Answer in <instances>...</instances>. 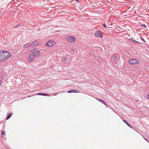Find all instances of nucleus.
<instances>
[{
    "label": "nucleus",
    "instance_id": "nucleus-15",
    "mask_svg": "<svg viewBox=\"0 0 149 149\" xmlns=\"http://www.w3.org/2000/svg\"><path fill=\"white\" fill-rule=\"evenodd\" d=\"M113 58V59H116L117 58V55L116 54H113L112 56Z\"/></svg>",
    "mask_w": 149,
    "mask_h": 149
},
{
    "label": "nucleus",
    "instance_id": "nucleus-13",
    "mask_svg": "<svg viewBox=\"0 0 149 149\" xmlns=\"http://www.w3.org/2000/svg\"><path fill=\"white\" fill-rule=\"evenodd\" d=\"M13 113H10V114H8V116L7 117L6 119L8 120V119L13 115Z\"/></svg>",
    "mask_w": 149,
    "mask_h": 149
},
{
    "label": "nucleus",
    "instance_id": "nucleus-11",
    "mask_svg": "<svg viewBox=\"0 0 149 149\" xmlns=\"http://www.w3.org/2000/svg\"><path fill=\"white\" fill-rule=\"evenodd\" d=\"M96 99H97V100H98L101 103H102L103 104H104V105H105L106 106H107V104H106L105 102L103 101V100H101L100 99H98L96 98Z\"/></svg>",
    "mask_w": 149,
    "mask_h": 149
},
{
    "label": "nucleus",
    "instance_id": "nucleus-22",
    "mask_svg": "<svg viewBox=\"0 0 149 149\" xmlns=\"http://www.w3.org/2000/svg\"><path fill=\"white\" fill-rule=\"evenodd\" d=\"M1 84H2V82L1 81H0V85H1Z\"/></svg>",
    "mask_w": 149,
    "mask_h": 149
},
{
    "label": "nucleus",
    "instance_id": "nucleus-14",
    "mask_svg": "<svg viewBox=\"0 0 149 149\" xmlns=\"http://www.w3.org/2000/svg\"><path fill=\"white\" fill-rule=\"evenodd\" d=\"M31 46V45L29 44H27L24 45V48H26L28 47H29Z\"/></svg>",
    "mask_w": 149,
    "mask_h": 149
},
{
    "label": "nucleus",
    "instance_id": "nucleus-1",
    "mask_svg": "<svg viewBox=\"0 0 149 149\" xmlns=\"http://www.w3.org/2000/svg\"><path fill=\"white\" fill-rule=\"evenodd\" d=\"M11 56L10 53L7 51L3 50L0 51V62L7 60Z\"/></svg>",
    "mask_w": 149,
    "mask_h": 149
},
{
    "label": "nucleus",
    "instance_id": "nucleus-19",
    "mask_svg": "<svg viewBox=\"0 0 149 149\" xmlns=\"http://www.w3.org/2000/svg\"><path fill=\"white\" fill-rule=\"evenodd\" d=\"M141 40H143V41H145L144 40V39L143 38H142V37H141Z\"/></svg>",
    "mask_w": 149,
    "mask_h": 149
},
{
    "label": "nucleus",
    "instance_id": "nucleus-18",
    "mask_svg": "<svg viewBox=\"0 0 149 149\" xmlns=\"http://www.w3.org/2000/svg\"><path fill=\"white\" fill-rule=\"evenodd\" d=\"M66 60V57H63V60L64 61H65Z\"/></svg>",
    "mask_w": 149,
    "mask_h": 149
},
{
    "label": "nucleus",
    "instance_id": "nucleus-4",
    "mask_svg": "<svg viewBox=\"0 0 149 149\" xmlns=\"http://www.w3.org/2000/svg\"><path fill=\"white\" fill-rule=\"evenodd\" d=\"M66 39L69 42H73L76 40V38L75 37L71 36H68L66 37Z\"/></svg>",
    "mask_w": 149,
    "mask_h": 149
},
{
    "label": "nucleus",
    "instance_id": "nucleus-9",
    "mask_svg": "<svg viewBox=\"0 0 149 149\" xmlns=\"http://www.w3.org/2000/svg\"><path fill=\"white\" fill-rule=\"evenodd\" d=\"M36 95H43V96H50V95L49 94H47L46 93H38L36 94Z\"/></svg>",
    "mask_w": 149,
    "mask_h": 149
},
{
    "label": "nucleus",
    "instance_id": "nucleus-16",
    "mask_svg": "<svg viewBox=\"0 0 149 149\" xmlns=\"http://www.w3.org/2000/svg\"><path fill=\"white\" fill-rule=\"evenodd\" d=\"M123 121L129 126V127H131V128H132V127H131V126L125 120H123Z\"/></svg>",
    "mask_w": 149,
    "mask_h": 149
},
{
    "label": "nucleus",
    "instance_id": "nucleus-6",
    "mask_svg": "<svg viewBox=\"0 0 149 149\" xmlns=\"http://www.w3.org/2000/svg\"><path fill=\"white\" fill-rule=\"evenodd\" d=\"M95 36L97 37H100L102 38L103 37L102 33L100 31H97L95 33Z\"/></svg>",
    "mask_w": 149,
    "mask_h": 149
},
{
    "label": "nucleus",
    "instance_id": "nucleus-8",
    "mask_svg": "<svg viewBox=\"0 0 149 149\" xmlns=\"http://www.w3.org/2000/svg\"><path fill=\"white\" fill-rule=\"evenodd\" d=\"M68 93H72V92H74V93H80V92L78 90L73 89V90L70 91H68Z\"/></svg>",
    "mask_w": 149,
    "mask_h": 149
},
{
    "label": "nucleus",
    "instance_id": "nucleus-5",
    "mask_svg": "<svg viewBox=\"0 0 149 149\" xmlns=\"http://www.w3.org/2000/svg\"><path fill=\"white\" fill-rule=\"evenodd\" d=\"M130 65H136L138 64L139 61L136 59L133 58L128 61Z\"/></svg>",
    "mask_w": 149,
    "mask_h": 149
},
{
    "label": "nucleus",
    "instance_id": "nucleus-24",
    "mask_svg": "<svg viewBox=\"0 0 149 149\" xmlns=\"http://www.w3.org/2000/svg\"><path fill=\"white\" fill-rule=\"evenodd\" d=\"M31 96H28V97H30Z\"/></svg>",
    "mask_w": 149,
    "mask_h": 149
},
{
    "label": "nucleus",
    "instance_id": "nucleus-17",
    "mask_svg": "<svg viewBox=\"0 0 149 149\" xmlns=\"http://www.w3.org/2000/svg\"><path fill=\"white\" fill-rule=\"evenodd\" d=\"M5 134H6V132H5V131L4 130L2 132V133L1 134V135H5Z\"/></svg>",
    "mask_w": 149,
    "mask_h": 149
},
{
    "label": "nucleus",
    "instance_id": "nucleus-7",
    "mask_svg": "<svg viewBox=\"0 0 149 149\" xmlns=\"http://www.w3.org/2000/svg\"><path fill=\"white\" fill-rule=\"evenodd\" d=\"M34 56L32 54L30 53L29 55V57L28 58V61H31L34 59Z\"/></svg>",
    "mask_w": 149,
    "mask_h": 149
},
{
    "label": "nucleus",
    "instance_id": "nucleus-2",
    "mask_svg": "<svg viewBox=\"0 0 149 149\" xmlns=\"http://www.w3.org/2000/svg\"><path fill=\"white\" fill-rule=\"evenodd\" d=\"M30 53L32 54L36 58H38L40 56V52L35 49H31L30 51Z\"/></svg>",
    "mask_w": 149,
    "mask_h": 149
},
{
    "label": "nucleus",
    "instance_id": "nucleus-12",
    "mask_svg": "<svg viewBox=\"0 0 149 149\" xmlns=\"http://www.w3.org/2000/svg\"><path fill=\"white\" fill-rule=\"evenodd\" d=\"M39 42L38 41H36L32 42V45L34 47H36L38 45Z\"/></svg>",
    "mask_w": 149,
    "mask_h": 149
},
{
    "label": "nucleus",
    "instance_id": "nucleus-10",
    "mask_svg": "<svg viewBox=\"0 0 149 149\" xmlns=\"http://www.w3.org/2000/svg\"><path fill=\"white\" fill-rule=\"evenodd\" d=\"M129 40L131 42H133L134 43H138L139 42L134 40L133 38H131L129 39Z\"/></svg>",
    "mask_w": 149,
    "mask_h": 149
},
{
    "label": "nucleus",
    "instance_id": "nucleus-23",
    "mask_svg": "<svg viewBox=\"0 0 149 149\" xmlns=\"http://www.w3.org/2000/svg\"><path fill=\"white\" fill-rule=\"evenodd\" d=\"M75 1H78V0H75Z\"/></svg>",
    "mask_w": 149,
    "mask_h": 149
},
{
    "label": "nucleus",
    "instance_id": "nucleus-3",
    "mask_svg": "<svg viewBox=\"0 0 149 149\" xmlns=\"http://www.w3.org/2000/svg\"><path fill=\"white\" fill-rule=\"evenodd\" d=\"M56 42L54 41H48L46 44L45 45L48 47H51L55 45Z\"/></svg>",
    "mask_w": 149,
    "mask_h": 149
},
{
    "label": "nucleus",
    "instance_id": "nucleus-21",
    "mask_svg": "<svg viewBox=\"0 0 149 149\" xmlns=\"http://www.w3.org/2000/svg\"><path fill=\"white\" fill-rule=\"evenodd\" d=\"M103 26H104L105 27H106V26H105V24H103Z\"/></svg>",
    "mask_w": 149,
    "mask_h": 149
},
{
    "label": "nucleus",
    "instance_id": "nucleus-20",
    "mask_svg": "<svg viewBox=\"0 0 149 149\" xmlns=\"http://www.w3.org/2000/svg\"><path fill=\"white\" fill-rule=\"evenodd\" d=\"M142 26H143V27H144L145 28H146V26L145 25H144V24L142 25Z\"/></svg>",
    "mask_w": 149,
    "mask_h": 149
}]
</instances>
